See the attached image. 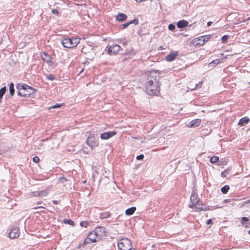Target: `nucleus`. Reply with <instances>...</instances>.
<instances>
[{"instance_id":"nucleus-1","label":"nucleus","mask_w":250,"mask_h":250,"mask_svg":"<svg viewBox=\"0 0 250 250\" xmlns=\"http://www.w3.org/2000/svg\"><path fill=\"white\" fill-rule=\"evenodd\" d=\"M146 90L150 96L157 95L159 93V79L156 72H151L147 76Z\"/></svg>"},{"instance_id":"nucleus-2","label":"nucleus","mask_w":250,"mask_h":250,"mask_svg":"<svg viewBox=\"0 0 250 250\" xmlns=\"http://www.w3.org/2000/svg\"><path fill=\"white\" fill-rule=\"evenodd\" d=\"M16 88L18 95L21 97H29L36 92V89L24 83H18Z\"/></svg>"},{"instance_id":"nucleus-3","label":"nucleus","mask_w":250,"mask_h":250,"mask_svg":"<svg viewBox=\"0 0 250 250\" xmlns=\"http://www.w3.org/2000/svg\"><path fill=\"white\" fill-rule=\"evenodd\" d=\"M81 39L78 37L65 38L62 41L63 46L67 48L76 47L80 42Z\"/></svg>"},{"instance_id":"nucleus-4","label":"nucleus","mask_w":250,"mask_h":250,"mask_svg":"<svg viewBox=\"0 0 250 250\" xmlns=\"http://www.w3.org/2000/svg\"><path fill=\"white\" fill-rule=\"evenodd\" d=\"M118 248L120 250H129L132 248V243L126 238H122L118 243Z\"/></svg>"},{"instance_id":"nucleus-5","label":"nucleus","mask_w":250,"mask_h":250,"mask_svg":"<svg viewBox=\"0 0 250 250\" xmlns=\"http://www.w3.org/2000/svg\"><path fill=\"white\" fill-rule=\"evenodd\" d=\"M189 207L194 209L195 211H208L212 209L211 207L206 206L203 203H200V202L194 204H190Z\"/></svg>"},{"instance_id":"nucleus-6","label":"nucleus","mask_w":250,"mask_h":250,"mask_svg":"<svg viewBox=\"0 0 250 250\" xmlns=\"http://www.w3.org/2000/svg\"><path fill=\"white\" fill-rule=\"evenodd\" d=\"M86 143L91 149L97 147L99 145V142L97 140L93 134H90L87 138Z\"/></svg>"},{"instance_id":"nucleus-7","label":"nucleus","mask_w":250,"mask_h":250,"mask_svg":"<svg viewBox=\"0 0 250 250\" xmlns=\"http://www.w3.org/2000/svg\"><path fill=\"white\" fill-rule=\"evenodd\" d=\"M100 240L96 235L94 231L90 232L84 241L85 244H90L96 242Z\"/></svg>"},{"instance_id":"nucleus-8","label":"nucleus","mask_w":250,"mask_h":250,"mask_svg":"<svg viewBox=\"0 0 250 250\" xmlns=\"http://www.w3.org/2000/svg\"><path fill=\"white\" fill-rule=\"evenodd\" d=\"M93 231L99 240L106 235V229L103 227H97Z\"/></svg>"},{"instance_id":"nucleus-9","label":"nucleus","mask_w":250,"mask_h":250,"mask_svg":"<svg viewBox=\"0 0 250 250\" xmlns=\"http://www.w3.org/2000/svg\"><path fill=\"white\" fill-rule=\"evenodd\" d=\"M121 48L119 45L113 44L108 47V52L109 54H116Z\"/></svg>"},{"instance_id":"nucleus-10","label":"nucleus","mask_w":250,"mask_h":250,"mask_svg":"<svg viewBox=\"0 0 250 250\" xmlns=\"http://www.w3.org/2000/svg\"><path fill=\"white\" fill-rule=\"evenodd\" d=\"M20 229L17 227L12 228L9 233V237L11 239H15L19 237L20 235Z\"/></svg>"},{"instance_id":"nucleus-11","label":"nucleus","mask_w":250,"mask_h":250,"mask_svg":"<svg viewBox=\"0 0 250 250\" xmlns=\"http://www.w3.org/2000/svg\"><path fill=\"white\" fill-rule=\"evenodd\" d=\"M117 132L115 131L106 132L103 133L100 135V138L102 140H107L116 135Z\"/></svg>"},{"instance_id":"nucleus-12","label":"nucleus","mask_w":250,"mask_h":250,"mask_svg":"<svg viewBox=\"0 0 250 250\" xmlns=\"http://www.w3.org/2000/svg\"><path fill=\"white\" fill-rule=\"evenodd\" d=\"M32 194L34 196L43 197L46 196L48 194V191L46 190L36 191L32 192Z\"/></svg>"},{"instance_id":"nucleus-13","label":"nucleus","mask_w":250,"mask_h":250,"mask_svg":"<svg viewBox=\"0 0 250 250\" xmlns=\"http://www.w3.org/2000/svg\"><path fill=\"white\" fill-rule=\"evenodd\" d=\"M178 54V53L177 51L171 52L166 56V60L168 62H171L176 59Z\"/></svg>"},{"instance_id":"nucleus-14","label":"nucleus","mask_w":250,"mask_h":250,"mask_svg":"<svg viewBox=\"0 0 250 250\" xmlns=\"http://www.w3.org/2000/svg\"><path fill=\"white\" fill-rule=\"evenodd\" d=\"M201 123L200 119H196L190 122L188 124V126L190 127L198 126Z\"/></svg>"},{"instance_id":"nucleus-15","label":"nucleus","mask_w":250,"mask_h":250,"mask_svg":"<svg viewBox=\"0 0 250 250\" xmlns=\"http://www.w3.org/2000/svg\"><path fill=\"white\" fill-rule=\"evenodd\" d=\"M202 40L203 39L201 36L196 38L194 39H193L192 41L193 44H194L195 46H202L205 44L204 42L202 41Z\"/></svg>"},{"instance_id":"nucleus-16","label":"nucleus","mask_w":250,"mask_h":250,"mask_svg":"<svg viewBox=\"0 0 250 250\" xmlns=\"http://www.w3.org/2000/svg\"><path fill=\"white\" fill-rule=\"evenodd\" d=\"M190 201L191 203V204H194L200 202V199L196 193L194 192L192 193L190 196Z\"/></svg>"},{"instance_id":"nucleus-17","label":"nucleus","mask_w":250,"mask_h":250,"mask_svg":"<svg viewBox=\"0 0 250 250\" xmlns=\"http://www.w3.org/2000/svg\"><path fill=\"white\" fill-rule=\"evenodd\" d=\"M127 16L124 13H119L116 17V20L122 22L125 21L127 19Z\"/></svg>"},{"instance_id":"nucleus-18","label":"nucleus","mask_w":250,"mask_h":250,"mask_svg":"<svg viewBox=\"0 0 250 250\" xmlns=\"http://www.w3.org/2000/svg\"><path fill=\"white\" fill-rule=\"evenodd\" d=\"M41 57L42 59L47 63H49L51 62V57L50 55H48L46 53H42L41 54Z\"/></svg>"},{"instance_id":"nucleus-19","label":"nucleus","mask_w":250,"mask_h":250,"mask_svg":"<svg viewBox=\"0 0 250 250\" xmlns=\"http://www.w3.org/2000/svg\"><path fill=\"white\" fill-rule=\"evenodd\" d=\"M132 23H134L135 25H137L138 24V20L137 19H134L130 21L127 22L126 23H125L122 25V29H124L127 27L130 24H131Z\"/></svg>"},{"instance_id":"nucleus-20","label":"nucleus","mask_w":250,"mask_h":250,"mask_svg":"<svg viewBox=\"0 0 250 250\" xmlns=\"http://www.w3.org/2000/svg\"><path fill=\"white\" fill-rule=\"evenodd\" d=\"M188 24V21L185 20H181L178 22L177 25L178 28H182L187 26Z\"/></svg>"},{"instance_id":"nucleus-21","label":"nucleus","mask_w":250,"mask_h":250,"mask_svg":"<svg viewBox=\"0 0 250 250\" xmlns=\"http://www.w3.org/2000/svg\"><path fill=\"white\" fill-rule=\"evenodd\" d=\"M250 122V119L248 117H245L244 118H241L239 122H238V125L240 126H243L245 125L248 124Z\"/></svg>"},{"instance_id":"nucleus-22","label":"nucleus","mask_w":250,"mask_h":250,"mask_svg":"<svg viewBox=\"0 0 250 250\" xmlns=\"http://www.w3.org/2000/svg\"><path fill=\"white\" fill-rule=\"evenodd\" d=\"M136 210V207H131L130 208L127 209L125 211V213L127 215H132L135 212Z\"/></svg>"},{"instance_id":"nucleus-23","label":"nucleus","mask_w":250,"mask_h":250,"mask_svg":"<svg viewBox=\"0 0 250 250\" xmlns=\"http://www.w3.org/2000/svg\"><path fill=\"white\" fill-rule=\"evenodd\" d=\"M111 213L109 211H105L100 214V217L101 219H105L109 217Z\"/></svg>"},{"instance_id":"nucleus-24","label":"nucleus","mask_w":250,"mask_h":250,"mask_svg":"<svg viewBox=\"0 0 250 250\" xmlns=\"http://www.w3.org/2000/svg\"><path fill=\"white\" fill-rule=\"evenodd\" d=\"M9 92L11 96H13L14 95L15 89H14V85L13 83H10L9 84Z\"/></svg>"},{"instance_id":"nucleus-25","label":"nucleus","mask_w":250,"mask_h":250,"mask_svg":"<svg viewBox=\"0 0 250 250\" xmlns=\"http://www.w3.org/2000/svg\"><path fill=\"white\" fill-rule=\"evenodd\" d=\"M226 57H225V58H222L221 59H216V60H214L213 61H212L210 63V64H218L221 62H222L224 61V59H226Z\"/></svg>"},{"instance_id":"nucleus-26","label":"nucleus","mask_w":250,"mask_h":250,"mask_svg":"<svg viewBox=\"0 0 250 250\" xmlns=\"http://www.w3.org/2000/svg\"><path fill=\"white\" fill-rule=\"evenodd\" d=\"M6 90V89L5 86L3 87L1 89H0V102L1 101V100L3 95L5 93Z\"/></svg>"},{"instance_id":"nucleus-27","label":"nucleus","mask_w":250,"mask_h":250,"mask_svg":"<svg viewBox=\"0 0 250 250\" xmlns=\"http://www.w3.org/2000/svg\"><path fill=\"white\" fill-rule=\"evenodd\" d=\"M201 37H202V38L203 39L202 41L204 42L205 43V42H208L211 38L210 35L202 36Z\"/></svg>"},{"instance_id":"nucleus-28","label":"nucleus","mask_w":250,"mask_h":250,"mask_svg":"<svg viewBox=\"0 0 250 250\" xmlns=\"http://www.w3.org/2000/svg\"><path fill=\"white\" fill-rule=\"evenodd\" d=\"M229 189V186L228 185H226L221 188V190L223 193L226 194L228 192Z\"/></svg>"},{"instance_id":"nucleus-29","label":"nucleus","mask_w":250,"mask_h":250,"mask_svg":"<svg viewBox=\"0 0 250 250\" xmlns=\"http://www.w3.org/2000/svg\"><path fill=\"white\" fill-rule=\"evenodd\" d=\"M219 157L218 156H212L210 159V162L211 163L214 164L216 162H218L219 160Z\"/></svg>"},{"instance_id":"nucleus-30","label":"nucleus","mask_w":250,"mask_h":250,"mask_svg":"<svg viewBox=\"0 0 250 250\" xmlns=\"http://www.w3.org/2000/svg\"><path fill=\"white\" fill-rule=\"evenodd\" d=\"M63 222L65 224H69L73 226H74L75 225L74 222L71 219H64Z\"/></svg>"},{"instance_id":"nucleus-31","label":"nucleus","mask_w":250,"mask_h":250,"mask_svg":"<svg viewBox=\"0 0 250 250\" xmlns=\"http://www.w3.org/2000/svg\"><path fill=\"white\" fill-rule=\"evenodd\" d=\"M89 225V223L86 221H83L80 222V226L86 228Z\"/></svg>"},{"instance_id":"nucleus-32","label":"nucleus","mask_w":250,"mask_h":250,"mask_svg":"<svg viewBox=\"0 0 250 250\" xmlns=\"http://www.w3.org/2000/svg\"><path fill=\"white\" fill-rule=\"evenodd\" d=\"M228 38H229V36H228V35L223 36L221 39L222 42L223 43H225L227 42V41L228 39Z\"/></svg>"},{"instance_id":"nucleus-33","label":"nucleus","mask_w":250,"mask_h":250,"mask_svg":"<svg viewBox=\"0 0 250 250\" xmlns=\"http://www.w3.org/2000/svg\"><path fill=\"white\" fill-rule=\"evenodd\" d=\"M46 79L50 81H53L54 80H55V77L53 75L49 74L46 76Z\"/></svg>"},{"instance_id":"nucleus-34","label":"nucleus","mask_w":250,"mask_h":250,"mask_svg":"<svg viewBox=\"0 0 250 250\" xmlns=\"http://www.w3.org/2000/svg\"><path fill=\"white\" fill-rule=\"evenodd\" d=\"M249 221V219L247 217H243L242 218H241V224L242 225H244L245 224V222H248Z\"/></svg>"},{"instance_id":"nucleus-35","label":"nucleus","mask_w":250,"mask_h":250,"mask_svg":"<svg viewBox=\"0 0 250 250\" xmlns=\"http://www.w3.org/2000/svg\"><path fill=\"white\" fill-rule=\"evenodd\" d=\"M33 161L34 163H38L40 161V158L38 156H34L33 158Z\"/></svg>"},{"instance_id":"nucleus-36","label":"nucleus","mask_w":250,"mask_h":250,"mask_svg":"<svg viewBox=\"0 0 250 250\" xmlns=\"http://www.w3.org/2000/svg\"><path fill=\"white\" fill-rule=\"evenodd\" d=\"M228 173H229V171L228 170H226L221 173V176L223 177H226L227 176V174H228Z\"/></svg>"},{"instance_id":"nucleus-37","label":"nucleus","mask_w":250,"mask_h":250,"mask_svg":"<svg viewBox=\"0 0 250 250\" xmlns=\"http://www.w3.org/2000/svg\"><path fill=\"white\" fill-rule=\"evenodd\" d=\"M175 26L174 24H170L169 25H168V29L169 30H171V31H172L173 30L175 29Z\"/></svg>"},{"instance_id":"nucleus-38","label":"nucleus","mask_w":250,"mask_h":250,"mask_svg":"<svg viewBox=\"0 0 250 250\" xmlns=\"http://www.w3.org/2000/svg\"><path fill=\"white\" fill-rule=\"evenodd\" d=\"M61 106H62L61 104H55V105L50 107L49 108L51 109V108H59V107H61Z\"/></svg>"},{"instance_id":"nucleus-39","label":"nucleus","mask_w":250,"mask_h":250,"mask_svg":"<svg viewBox=\"0 0 250 250\" xmlns=\"http://www.w3.org/2000/svg\"><path fill=\"white\" fill-rule=\"evenodd\" d=\"M144 158V155L143 154H141L137 156L136 159L138 160H142Z\"/></svg>"},{"instance_id":"nucleus-40","label":"nucleus","mask_w":250,"mask_h":250,"mask_svg":"<svg viewBox=\"0 0 250 250\" xmlns=\"http://www.w3.org/2000/svg\"><path fill=\"white\" fill-rule=\"evenodd\" d=\"M51 12L53 14H56V15H58L59 14V12L56 9H53L51 10Z\"/></svg>"},{"instance_id":"nucleus-41","label":"nucleus","mask_w":250,"mask_h":250,"mask_svg":"<svg viewBox=\"0 0 250 250\" xmlns=\"http://www.w3.org/2000/svg\"><path fill=\"white\" fill-rule=\"evenodd\" d=\"M60 180H61V182L62 183H63L64 182H66L67 181V180L66 178H63V177L61 178Z\"/></svg>"},{"instance_id":"nucleus-42","label":"nucleus","mask_w":250,"mask_h":250,"mask_svg":"<svg viewBox=\"0 0 250 250\" xmlns=\"http://www.w3.org/2000/svg\"><path fill=\"white\" fill-rule=\"evenodd\" d=\"M212 224V221L211 219H208L207 222V224H208V225Z\"/></svg>"},{"instance_id":"nucleus-43","label":"nucleus","mask_w":250,"mask_h":250,"mask_svg":"<svg viewBox=\"0 0 250 250\" xmlns=\"http://www.w3.org/2000/svg\"><path fill=\"white\" fill-rule=\"evenodd\" d=\"M212 23V22L211 21H208V23H207V25L208 26H209L211 25V24Z\"/></svg>"},{"instance_id":"nucleus-44","label":"nucleus","mask_w":250,"mask_h":250,"mask_svg":"<svg viewBox=\"0 0 250 250\" xmlns=\"http://www.w3.org/2000/svg\"><path fill=\"white\" fill-rule=\"evenodd\" d=\"M53 204H58V201L56 200H53Z\"/></svg>"},{"instance_id":"nucleus-45","label":"nucleus","mask_w":250,"mask_h":250,"mask_svg":"<svg viewBox=\"0 0 250 250\" xmlns=\"http://www.w3.org/2000/svg\"><path fill=\"white\" fill-rule=\"evenodd\" d=\"M245 203H246V204H247V203H250V200H248V201H246V202H245Z\"/></svg>"},{"instance_id":"nucleus-46","label":"nucleus","mask_w":250,"mask_h":250,"mask_svg":"<svg viewBox=\"0 0 250 250\" xmlns=\"http://www.w3.org/2000/svg\"><path fill=\"white\" fill-rule=\"evenodd\" d=\"M38 208H44L42 207H38L34 208V209H37Z\"/></svg>"},{"instance_id":"nucleus-47","label":"nucleus","mask_w":250,"mask_h":250,"mask_svg":"<svg viewBox=\"0 0 250 250\" xmlns=\"http://www.w3.org/2000/svg\"><path fill=\"white\" fill-rule=\"evenodd\" d=\"M159 48H160V50H162V49H164V48H163V47L162 46H160V47H159Z\"/></svg>"},{"instance_id":"nucleus-48","label":"nucleus","mask_w":250,"mask_h":250,"mask_svg":"<svg viewBox=\"0 0 250 250\" xmlns=\"http://www.w3.org/2000/svg\"><path fill=\"white\" fill-rule=\"evenodd\" d=\"M42 203V202H38L37 203L38 204H41Z\"/></svg>"},{"instance_id":"nucleus-49","label":"nucleus","mask_w":250,"mask_h":250,"mask_svg":"<svg viewBox=\"0 0 250 250\" xmlns=\"http://www.w3.org/2000/svg\"><path fill=\"white\" fill-rule=\"evenodd\" d=\"M129 250H136L135 249H132V248Z\"/></svg>"},{"instance_id":"nucleus-50","label":"nucleus","mask_w":250,"mask_h":250,"mask_svg":"<svg viewBox=\"0 0 250 250\" xmlns=\"http://www.w3.org/2000/svg\"><path fill=\"white\" fill-rule=\"evenodd\" d=\"M248 233H249V235H250V229L249 230Z\"/></svg>"},{"instance_id":"nucleus-51","label":"nucleus","mask_w":250,"mask_h":250,"mask_svg":"<svg viewBox=\"0 0 250 250\" xmlns=\"http://www.w3.org/2000/svg\"><path fill=\"white\" fill-rule=\"evenodd\" d=\"M83 69L81 71L80 73H82V72L83 71Z\"/></svg>"},{"instance_id":"nucleus-52","label":"nucleus","mask_w":250,"mask_h":250,"mask_svg":"<svg viewBox=\"0 0 250 250\" xmlns=\"http://www.w3.org/2000/svg\"><path fill=\"white\" fill-rule=\"evenodd\" d=\"M85 182H86V181H83V183H85Z\"/></svg>"}]
</instances>
